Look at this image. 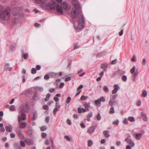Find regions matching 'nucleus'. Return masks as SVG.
<instances>
[{"label": "nucleus", "mask_w": 149, "mask_h": 149, "mask_svg": "<svg viewBox=\"0 0 149 149\" xmlns=\"http://www.w3.org/2000/svg\"><path fill=\"white\" fill-rule=\"evenodd\" d=\"M72 4L74 7L72 9L71 15L72 17L77 18L79 16L78 25H74V28L77 30L83 29L84 27V20L83 16L81 15L80 6L78 1L76 0H72Z\"/></svg>", "instance_id": "f257e3e1"}, {"label": "nucleus", "mask_w": 149, "mask_h": 149, "mask_svg": "<svg viewBox=\"0 0 149 149\" xmlns=\"http://www.w3.org/2000/svg\"><path fill=\"white\" fill-rule=\"evenodd\" d=\"M46 7L49 9L55 10L58 13L61 14H63L64 10L67 11L70 8V6L65 2L61 3L60 5L57 4L55 2H52L51 3L47 4Z\"/></svg>", "instance_id": "f03ea898"}, {"label": "nucleus", "mask_w": 149, "mask_h": 149, "mask_svg": "<svg viewBox=\"0 0 149 149\" xmlns=\"http://www.w3.org/2000/svg\"><path fill=\"white\" fill-rule=\"evenodd\" d=\"M10 14L9 11L1 6H0V21L3 22L7 21L10 18Z\"/></svg>", "instance_id": "7ed1b4c3"}, {"label": "nucleus", "mask_w": 149, "mask_h": 149, "mask_svg": "<svg viewBox=\"0 0 149 149\" xmlns=\"http://www.w3.org/2000/svg\"><path fill=\"white\" fill-rule=\"evenodd\" d=\"M27 110V106L26 105L21 106L19 109V115L18 116V120H19V117L20 121L24 120L26 119V115L23 113Z\"/></svg>", "instance_id": "20e7f679"}, {"label": "nucleus", "mask_w": 149, "mask_h": 149, "mask_svg": "<svg viewBox=\"0 0 149 149\" xmlns=\"http://www.w3.org/2000/svg\"><path fill=\"white\" fill-rule=\"evenodd\" d=\"M16 132L19 137L21 139L24 138V131L21 130L19 128H17L16 129Z\"/></svg>", "instance_id": "39448f33"}, {"label": "nucleus", "mask_w": 149, "mask_h": 149, "mask_svg": "<svg viewBox=\"0 0 149 149\" xmlns=\"http://www.w3.org/2000/svg\"><path fill=\"white\" fill-rule=\"evenodd\" d=\"M97 127V125H96L94 126H91L89 127L87 130V132L89 134H92L94 132Z\"/></svg>", "instance_id": "423d86ee"}, {"label": "nucleus", "mask_w": 149, "mask_h": 149, "mask_svg": "<svg viewBox=\"0 0 149 149\" xmlns=\"http://www.w3.org/2000/svg\"><path fill=\"white\" fill-rule=\"evenodd\" d=\"M18 122L19 125V128H24L27 126V123L26 122H22V121H20L19 117Z\"/></svg>", "instance_id": "0eeeda50"}, {"label": "nucleus", "mask_w": 149, "mask_h": 149, "mask_svg": "<svg viewBox=\"0 0 149 149\" xmlns=\"http://www.w3.org/2000/svg\"><path fill=\"white\" fill-rule=\"evenodd\" d=\"M132 135L134 136L135 138L137 140L141 139L143 135L142 133H133L132 134Z\"/></svg>", "instance_id": "6e6552de"}, {"label": "nucleus", "mask_w": 149, "mask_h": 149, "mask_svg": "<svg viewBox=\"0 0 149 149\" xmlns=\"http://www.w3.org/2000/svg\"><path fill=\"white\" fill-rule=\"evenodd\" d=\"M25 142L27 145H33L34 143L33 140L29 139H25Z\"/></svg>", "instance_id": "1a4fd4ad"}, {"label": "nucleus", "mask_w": 149, "mask_h": 149, "mask_svg": "<svg viewBox=\"0 0 149 149\" xmlns=\"http://www.w3.org/2000/svg\"><path fill=\"white\" fill-rule=\"evenodd\" d=\"M125 141L127 142V143L129 144V145H132L133 146H134V143L133 140L131 139H125Z\"/></svg>", "instance_id": "9d476101"}, {"label": "nucleus", "mask_w": 149, "mask_h": 149, "mask_svg": "<svg viewBox=\"0 0 149 149\" xmlns=\"http://www.w3.org/2000/svg\"><path fill=\"white\" fill-rule=\"evenodd\" d=\"M113 99H111L110 101H109V105L110 106H112L113 105V104L114 103V101L115 100V98L116 97V95H114L112 96Z\"/></svg>", "instance_id": "9b49d317"}, {"label": "nucleus", "mask_w": 149, "mask_h": 149, "mask_svg": "<svg viewBox=\"0 0 149 149\" xmlns=\"http://www.w3.org/2000/svg\"><path fill=\"white\" fill-rule=\"evenodd\" d=\"M141 115L142 116L143 120L145 121L148 120V118L146 114L143 112H141Z\"/></svg>", "instance_id": "f8f14e48"}, {"label": "nucleus", "mask_w": 149, "mask_h": 149, "mask_svg": "<svg viewBox=\"0 0 149 149\" xmlns=\"http://www.w3.org/2000/svg\"><path fill=\"white\" fill-rule=\"evenodd\" d=\"M12 128L13 127L11 125L6 126L5 127L6 130L7 132H11L12 131Z\"/></svg>", "instance_id": "ddd939ff"}, {"label": "nucleus", "mask_w": 149, "mask_h": 149, "mask_svg": "<svg viewBox=\"0 0 149 149\" xmlns=\"http://www.w3.org/2000/svg\"><path fill=\"white\" fill-rule=\"evenodd\" d=\"M108 67V65L106 63L102 64L101 65V68L104 71H106L107 70V68Z\"/></svg>", "instance_id": "4468645a"}, {"label": "nucleus", "mask_w": 149, "mask_h": 149, "mask_svg": "<svg viewBox=\"0 0 149 149\" xmlns=\"http://www.w3.org/2000/svg\"><path fill=\"white\" fill-rule=\"evenodd\" d=\"M138 72L137 71L135 72L133 74L132 76V81H135L136 80V78L138 75Z\"/></svg>", "instance_id": "2eb2a0df"}, {"label": "nucleus", "mask_w": 149, "mask_h": 149, "mask_svg": "<svg viewBox=\"0 0 149 149\" xmlns=\"http://www.w3.org/2000/svg\"><path fill=\"white\" fill-rule=\"evenodd\" d=\"M19 12V11L16 8L14 9L12 11L13 15H17Z\"/></svg>", "instance_id": "dca6fc26"}, {"label": "nucleus", "mask_w": 149, "mask_h": 149, "mask_svg": "<svg viewBox=\"0 0 149 149\" xmlns=\"http://www.w3.org/2000/svg\"><path fill=\"white\" fill-rule=\"evenodd\" d=\"M103 134L105 137L108 138L109 136V132L108 131H104L103 132Z\"/></svg>", "instance_id": "f3484780"}, {"label": "nucleus", "mask_w": 149, "mask_h": 149, "mask_svg": "<svg viewBox=\"0 0 149 149\" xmlns=\"http://www.w3.org/2000/svg\"><path fill=\"white\" fill-rule=\"evenodd\" d=\"M147 95V93L145 90H143V91L141 96L142 97H145Z\"/></svg>", "instance_id": "a211bd4d"}, {"label": "nucleus", "mask_w": 149, "mask_h": 149, "mask_svg": "<svg viewBox=\"0 0 149 149\" xmlns=\"http://www.w3.org/2000/svg\"><path fill=\"white\" fill-rule=\"evenodd\" d=\"M128 120L130 122H134L135 120L134 118L132 116L129 117L128 118Z\"/></svg>", "instance_id": "6ab92c4d"}, {"label": "nucleus", "mask_w": 149, "mask_h": 149, "mask_svg": "<svg viewBox=\"0 0 149 149\" xmlns=\"http://www.w3.org/2000/svg\"><path fill=\"white\" fill-rule=\"evenodd\" d=\"M83 106L85 107V108L87 109H88L90 107V103L89 102L88 103H84Z\"/></svg>", "instance_id": "aec40b11"}, {"label": "nucleus", "mask_w": 149, "mask_h": 149, "mask_svg": "<svg viewBox=\"0 0 149 149\" xmlns=\"http://www.w3.org/2000/svg\"><path fill=\"white\" fill-rule=\"evenodd\" d=\"M50 96V94L49 93H47L46 95V98L45 99V101L46 102L48 101L49 100Z\"/></svg>", "instance_id": "412c9836"}, {"label": "nucleus", "mask_w": 149, "mask_h": 149, "mask_svg": "<svg viewBox=\"0 0 149 149\" xmlns=\"http://www.w3.org/2000/svg\"><path fill=\"white\" fill-rule=\"evenodd\" d=\"M35 89L37 90L40 91H43V88L42 87L36 86L35 87Z\"/></svg>", "instance_id": "4be33fe9"}, {"label": "nucleus", "mask_w": 149, "mask_h": 149, "mask_svg": "<svg viewBox=\"0 0 149 149\" xmlns=\"http://www.w3.org/2000/svg\"><path fill=\"white\" fill-rule=\"evenodd\" d=\"M94 102L95 104L97 105L100 104L101 103V102L99 99L95 100Z\"/></svg>", "instance_id": "5701e85b"}, {"label": "nucleus", "mask_w": 149, "mask_h": 149, "mask_svg": "<svg viewBox=\"0 0 149 149\" xmlns=\"http://www.w3.org/2000/svg\"><path fill=\"white\" fill-rule=\"evenodd\" d=\"M135 66H133V68L130 70L131 73L132 74L134 73L135 71Z\"/></svg>", "instance_id": "b1692460"}, {"label": "nucleus", "mask_w": 149, "mask_h": 149, "mask_svg": "<svg viewBox=\"0 0 149 149\" xmlns=\"http://www.w3.org/2000/svg\"><path fill=\"white\" fill-rule=\"evenodd\" d=\"M93 142L91 140H89L88 142V147L91 146L93 144Z\"/></svg>", "instance_id": "393cba45"}, {"label": "nucleus", "mask_w": 149, "mask_h": 149, "mask_svg": "<svg viewBox=\"0 0 149 149\" xmlns=\"http://www.w3.org/2000/svg\"><path fill=\"white\" fill-rule=\"evenodd\" d=\"M109 112L110 114L113 113H114V109L113 107H112L111 108Z\"/></svg>", "instance_id": "a878e982"}, {"label": "nucleus", "mask_w": 149, "mask_h": 149, "mask_svg": "<svg viewBox=\"0 0 149 149\" xmlns=\"http://www.w3.org/2000/svg\"><path fill=\"white\" fill-rule=\"evenodd\" d=\"M127 79V76L125 75H123L122 76V80L123 81L125 82L126 81Z\"/></svg>", "instance_id": "bb28decb"}, {"label": "nucleus", "mask_w": 149, "mask_h": 149, "mask_svg": "<svg viewBox=\"0 0 149 149\" xmlns=\"http://www.w3.org/2000/svg\"><path fill=\"white\" fill-rule=\"evenodd\" d=\"M96 118L97 120L98 121L100 120L101 119V116L100 115V114L99 113H97V115L96 116Z\"/></svg>", "instance_id": "cd10ccee"}, {"label": "nucleus", "mask_w": 149, "mask_h": 149, "mask_svg": "<svg viewBox=\"0 0 149 149\" xmlns=\"http://www.w3.org/2000/svg\"><path fill=\"white\" fill-rule=\"evenodd\" d=\"M119 120H116L113 122L112 123L113 125H118L119 124Z\"/></svg>", "instance_id": "c85d7f7f"}, {"label": "nucleus", "mask_w": 149, "mask_h": 149, "mask_svg": "<svg viewBox=\"0 0 149 149\" xmlns=\"http://www.w3.org/2000/svg\"><path fill=\"white\" fill-rule=\"evenodd\" d=\"M22 56L24 59H26L28 57V54L27 53H24L23 54Z\"/></svg>", "instance_id": "c756f323"}, {"label": "nucleus", "mask_w": 149, "mask_h": 149, "mask_svg": "<svg viewBox=\"0 0 149 149\" xmlns=\"http://www.w3.org/2000/svg\"><path fill=\"white\" fill-rule=\"evenodd\" d=\"M71 99L70 97H68L67 98L66 101V102L67 104L69 103L71 100Z\"/></svg>", "instance_id": "7c9ffc66"}, {"label": "nucleus", "mask_w": 149, "mask_h": 149, "mask_svg": "<svg viewBox=\"0 0 149 149\" xmlns=\"http://www.w3.org/2000/svg\"><path fill=\"white\" fill-rule=\"evenodd\" d=\"M134 146L132 145H127L126 147V149H132V148Z\"/></svg>", "instance_id": "2f4dec72"}, {"label": "nucleus", "mask_w": 149, "mask_h": 149, "mask_svg": "<svg viewBox=\"0 0 149 149\" xmlns=\"http://www.w3.org/2000/svg\"><path fill=\"white\" fill-rule=\"evenodd\" d=\"M58 108L57 107H55L54 108L53 110V114L56 115V112L58 110Z\"/></svg>", "instance_id": "473e14b6"}, {"label": "nucleus", "mask_w": 149, "mask_h": 149, "mask_svg": "<svg viewBox=\"0 0 149 149\" xmlns=\"http://www.w3.org/2000/svg\"><path fill=\"white\" fill-rule=\"evenodd\" d=\"M33 116L32 118V119L33 120H34L36 119V117L37 116V113L36 112H35L33 113Z\"/></svg>", "instance_id": "72a5a7b5"}, {"label": "nucleus", "mask_w": 149, "mask_h": 149, "mask_svg": "<svg viewBox=\"0 0 149 149\" xmlns=\"http://www.w3.org/2000/svg\"><path fill=\"white\" fill-rule=\"evenodd\" d=\"M93 116V113L92 112H90L87 115V117L88 118H91Z\"/></svg>", "instance_id": "f704fd0d"}, {"label": "nucleus", "mask_w": 149, "mask_h": 149, "mask_svg": "<svg viewBox=\"0 0 149 149\" xmlns=\"http://www.w3.org/2000/svg\"><path fill=\"white\" fill-rule=\"evenodd\" d=\"M36 70L34 68H33L31 69V73L32 74H35L36 73Z\"/></svg>", "instance_id": "c9c22d12"}, {"label": "nucleus", "mask_w": 149, "mask_h": 149, "mask_svg": "<svg viewBox=\"0 0 149 149\" xmlns=\"http://www.w3.org/2000/svg\"><path fill=\"white\" fill-rule=\"evenodd\" d=\"M10 109L11 111H14L15 110V108L14 106L13 105H11L10 107Z\"/></svg>", "instance_id": "e433bc0d"}, {"label": "nucleus", "mask_w": 149, "mask_h": 149, "mask_svg": "<svg viewBox=\"0 0 149 149\" xmlns=\"http://www.w3.org/2000/svg\"><path fill=\"white\" fill-rule=\"evenodd\" d=\"M20 143L21 146L22 147H24L25 146V142L22 141H20Z\"/></svg>", "instance_id": "4c0bfd02"}, {"label": "nucleus", "mask_w": 149, "mask_h": 149, "mask_svg": "<svg viewBox=\"0 0 149 149\" xmlns=\"http://www.w3.org/2000/svg\"><path fill=\"white\" fill-rule=\"evenodd\" d=\"M87 96H85L84 95H82L80 98V100H85L86 99Z\"/></svg>", "instance_id": "58836bf2"}, {"label": "nucleus", "mask_w": 149, "mask_h": 149, "mask_svg": "<svg viewBox=\"0 0 149 149\" xmlns=\"http://www.w3.org/2000/svg\"><path fill=\"white\" fill-rule=\"evenodd\" d=\"M141 100H138L136 102V105L138 106H140L141 105Z\"/></svg>", "instance_id": "ea45409f"}, {"label": "nucleus", "mask_w": 149, "mask_h": 149, "mask_svg": "<svg viewBox=\"0 0 149 149\" xmlns=\"http://www.w3.org/2000/svg\"><path fill=\"white\" fill-rule=\"evenodd\" d=\"M103 90L105 92H107L109 90L108 87L106 86H104L103 87Z\"/></svg>", "instance_id": "a19ab883"}, {"label": "nucleus", "mask_w": 149, "mask_h": 149, "mask_svg": "<svg viewBox=\"0 0 149 149\" xmlns=\"http://www.w3.org/2000/svg\"><path fill=\"white\" fill-rule=\"evenodd\" d=\"M46 129L47 128L46 126H42L40 128V130L42 131H44L46 130Z\"/></svg>", "instance_id": "79ce46f5"}, {"label": "nucleus", "mask_w": 149, "mask_h": 149, "mask_svg": "<svg viewBox=\"0 0 149 149\" xmlns=\"http://www.w3.org/2000/svg\"><path fill=\"white\" fill-rule=\"evenodd\" d=\"M147 62L145 58H143L142 60V63L143 65H145L147 64Z\"/></svg>", "instance_id": "37998d69"}, {"label": "nucleus", "mask_w": 149, "mask_h": 149, "mask_svg": "<svg viewBox=\"0 0 149 149\" xmlns=\"http://www.w3.org/2000/svg\"><path fill=\"white\" fill-rule=\"evenodd\" d=\"M114 88H116L117 89H120V87L119 86L118 84H115L113 85Z\"/></svg>", "instance_id": "c03bdc74"}, {"label": "nucleus", "mask_w": 149, "mask_h": 149, "mask_svg": "<svg viewBox=\"0 0 149 149\" xmlns=\"http://www.w3.org/2000/svg\"><path fill=\"white\" fill-rule=\"evenodd\" d=\"M43 109L45 110H48L49 108L48 106L47 105H44L43 106Z\"/></svg>", "instance_id": "a18cd8bd"}, {"label": "nucleus", "mask_w": 149, "mask_h": 149, "mask_svg": "<svg viewBox=\"0 0 149 149\" xmlns=\"http://www.w3.org/2000/svg\"><path fill=\"white\" fill-rule=\"evenodd\" d=\"M118 89L116 88H114V89L112 91V93L113 94H115L117 91Z\"/></svg>", "instance_id": "49530a36"}, {"label": "nucleus", "mask_w": 149, "mask_h": 149, "mask_svg": "<svg viewBox=\"0 0 149 149\" xmlns=\"http://www.w3.org/2000/svg\"><path fill=\"white\" fill-rule=\"evenodd\" d=\"M100 100V102L102 101L104 102L105 101V99L104 97H102L99 99Z\"/></svg>", "instance_id": "de8ad7c7"}, {"label": "nucleus", "mask_w": 149, "mask_h": 149, "mask_svg": "<svg viewBox=\"0 0 149 149\" xmlns=\"http://www.w3.org/2000/svg\"><path fill=\"white\" fill-rule=\"evenodd\" d=\"M123 123L124 124L126 125L128 124V122L127 119L126 118H124L123 121Z\"/></svg>", "instance_id": "09e8293b"}, {"label": "nucleus", "mask_w": 149, "mask_h": 149, "mask_svg": "<svg viewBox=\"0 0 149 149\" xmlns=\"http://www.w3.org/2000/svg\"><path fill=\"white\" fill-rule=\"evenodd\" d=\"M132 61L133 62H135L136 61V56H135L134 55L133 56L132 58Z\"/></svg>", "instance_id": "8fccbe9b"}, {"label": "nucleus", "mask_w": 149, "mask_h": 149, "mask_svg": "<svg viewBox=\"0 0 149 149\" xmlns=\"http://www.w3.org/2000/svg\"><path fill=\"white\" fill-rule=\"evenodd\" d=\"M64 138L68 141H70L71 140L70 138L68 136H65Z\"/></svg>", "instance_id": "3c124183"}, {"label": "nucleus", "mask_w": 149, "mask_h": 149, "mask_svg": "<svg viewBox=\"0 0 149 149\" xmlns=\"http://www.w3.org/2000/svg\"><path fill=\"white\" fill-rule=\"evenodd\" d=\"M117 61L116 59H115L114 60H112L111 62V64H115L117 62Z\"/></svg>", "instance_id": "603ef678"}, {"label": "nucleus", "mask_w": 149, "mask_h": 149, "mask_svg": "<svg viewBox=\"0 0 149 149\" xmlns=\"http://www.w3.org/2000/svg\"><path fill=\"white\" fill-rule=\"evenodd\" d=\"M123 29H122L120 31L119 33V36H122L123 34Z\"/></svg>", "instance_id": "864d4df0"}, {"label": "nucleus", "mask_w": 149, "mask_h": 149, "mask_svg": "<svg viewBox=\"0 0 149 149\" xmlns=\"http://www.w3.org/2000/svg\"><path fill=\"white\" fill-rule=\"evenodd\" d=\"M49 117L48 116H47L45 118V121L46 122L48 123L49 122Z\"/></svg>", "instance_id": "5fc2aeb1"}, {"label": "nucleus", "mask_w": 149, "mask_h": 149, "mask_svg": "<svg viewBox=\"0 0 149 149\" xmlns=\"http://www.w3.org/2000/svg\"><path fill=\"white\" fill-rule=\"evenodd\" d=\"M42 136L43 138H45L47 136V134L46 133L42 132Z\"/></svg>", "instance_id": "6e6d98bb"}, {"label": "nucleus", "mask_w": 149, "mask_h": 149, "mask_svg": "<svg viewBox=\"0 0 149 149\" xmlns=\"http://www.w3.org/2000/svg\"><path fill=\"white\" fill-rule=\"evenodd\" d=\"M71 79V77H68L65 79V81L66 82H67L70 80Z\"/></svg>", "instance_id": "4d7b16f0"}, {"label": "nucleus", "mask_w": 149, "mask_h": 149, "mask_svg": "<svg viewBox=\"0 0 149 149\" xmlns=\"http://www.w3.org/2000/svg\"><path fill=\"white\" fill-rule=\"evenodd\" d=\"M49 91L50 93H52L54 91L55 89L54 88H52L49 89Z\"/></svg>", "instance_id": "13d9d810"}, {"label": "nucleus", "mask_w": 149, "mask_h": 149, "mask_svg": "<svg viewBox=\"0 0 149 149\" xmlns=\"http://www.w3.org/2000/svg\"><path fill=\"white\" fill-rule=\"evenodd\" d=\"M64 84L63 82L61 83L59 85V88H62L64 86Z\"/></svg>", "instance_id": "bf43d9fd"}, {"label": "nucleus", "mask_w": 149, "mask_h": 149, "mask_svg": "<svg viewBox=\"0 0 149 149\" xmlns=\"http://www.w3.org/2000/svg\"><path fill=\"white\" fill-rule=\"evenodd\" d=\"M81 127L83 128H84L86 127L85 125L83 123H81L80 124Z\"/></svg>", "instance_id": "052dcab7"}, {"label": "nucleus", "mask_w": 149, "mask_h": 149, "mask_svg": "<svg viewBox=\"0 0 149 149\" xmlns=\"http://www.w3.org/2000/svg\"><path fill=\"white\" fill-rule=\"evenodd\" d=\"M10 136L12 138H14L15 136V134L14 133H11L10 134Z\"/></svg>", "instance_id": "680f3d73"}, {"label": "nucleus", "mask_w": 149, "mask_h": 149, "mask_svg": "<svg viewBox=\"0 0 149 149\" xmlns=\"http://www.w3.org/2000/svg\"><path fill=\"white\" fill-rule=\"evenodd\" d=\"M49 78V77L48 75H45L44 77V79L46 80H48Z\"/></svg>", "instance_id": "e2e57ef3"}, {"label": "nucleus", "mask_w": 149, "mask_h": 149, "mask_svg": "<svg viewBox=\"0 0 149 149\" xmlns=\"http://www.w3.org/2000/svg\"><path fill=\"white\" fill-rule=\"evenodd\" d=\"M67 123L69 125H70L72 124V123L71 122L70 120H69V119H68L67 120Z\"/></svg>", "instance_id": "0e129e2a"}, {"label": "nucleus", "mask_w": 149, "mask_h": 149, "mask_svg": "<svg viewBox=\"0 0 149 149\" xmlns=\"http://www.w3.org/2000/svg\"><path fill=\"white\" fill-rule=\"evenodd\" d=\"M78 111L79 113H81L82 112V108L80 107L78 108Z\"/></svg>", "instance_id": "69168bd1"}, {"label": "nucleus", "mask_w": 149, "mask_h": 149, "mask_svg": "<svg viewBox=\"0 0 149 149\" xmlns=\"http://www.w3.org/2000/svg\"><path fill=\"white\" fill-rule=\"evenodd\" d=\"M36 68L37 70H39L40 69L41 67L39 65H37L36 66Z\"/></svg>", "instance_id": "338daca9"}, {"label": "nucleus", "mask_w": 149, "mask_h": 149, "mask_svg": "<svg viewBox=\"0 0 149 149\" xmlns=\"http://www.w3.org/2000/svg\"><path fill=\"white\" fill-rule=\"evenodd\" d=\"M54 100H55L56 102H58L59 101V99L57 97H54Z\"/></svg>", "instance_id": "774afa93"}]
</instances>
